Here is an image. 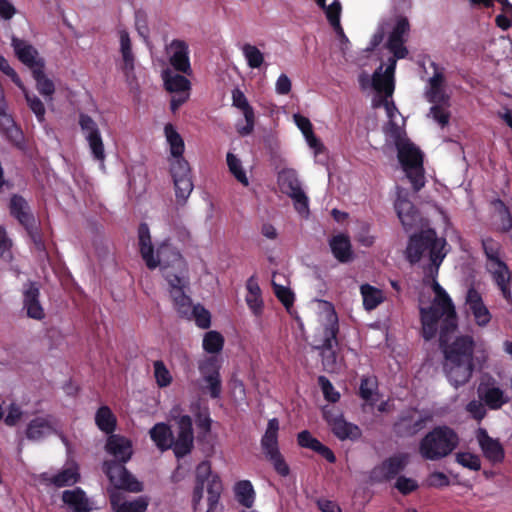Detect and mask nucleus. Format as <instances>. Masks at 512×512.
Masks as SVG:
<instances>
[{
    "mask_svg": "<svg viewBox=\"0 0 512 512\" xmlns=\"http://www.w3.org/2000/svg\"><path fill=\"white\" fill-rule=\"evenodd\" d=\"M458 322H443L439 331V349L443 354V371L449 383L458 388L468 383L476 364L479 367L487 361L488 352L482 345H477L470 335L454 334Z\"/></svg>",
    "mask_w": 512,
    "mask_h": 512,
    "instance_id": "nucleus-1",
    "label": "nucleus"
},
{
    "mask_svg": "<svg viewBox=\"0 0 512 512\" xmlns=\"http://www.w3.org/2000/svg\"><path fill=\"white\" fill-rule=\"evenodd\" d=\"M105 449L114 457V459L106 460L103 463V472L111 485L131 493L142 492L143 483L125 467L133 455L132 441L125 436L111 434L107 438Z\"/></svg>",
    "mask_w": 512,
    "mask_h": 512,
    "instance_id": "nucleus-2",
    "label": "nucleus"
},
{
    "mask_svg": "<svg viewBox=\"0 0 512 512\" xmlns=\"http://www.w3.org/2000/svg\"><path fill=\"white\" fill-rule=\"evenodd\" d=\"M139 252L146 266L153 270L158 266L162 271L168 269H186V261L168 240L163 241L154 252L148 224L140 223L138 227Z\"/></svg>",
    "mask_w": 512,
    "mask_h": 512,
    "instance_id": "nucleus-3",
    "label": "nucleus"
},
{
    "mask_svg": "<svg viewBox=\"0 0 512 512\" xmlns=\"http://www.w3.org/2000/svg\"><path fill=\"white\" fill-rule=\"evenodd\" d=\"M445 245L446 240L438 238L435 230H423L410 236L405 251L406 259L413 265L428 253L430 265L425 272V278H436L439 267L446 256V253L443 252Z\"/></svg>",
    "mask_w": 512,
    "mask_h": 512,
    "instance_id": "nucleus-4",
    "label": "nucleus"
},
{
    "mask_svg": "<svg viewBox=\"0 0 512 512\" xmlns=\"http://www.w3.org/2000/svg\"><path fill=\"white\" fill-rule=\"evenodd\" d=\"M178 436L175 439L170 426L166 423H156L149 431L151 440L161 451L173 449L176 458L180 459L189 454L193 448V423L189 415L177 419Z\"/></svg>",
    "mask_w": 512,
    "mask_h": 512,
    "instance_id": "nucleus-5",
    "label": "nucleus"
},
{
    "mask_svg": "<svg viewBox=\"0 0 512 512\" xmlns=\"http://www.w3.org/2000/svg\"><path fill=\"white\" fill-rule=\"evenodd\" d=\"M339 322H319L311 339V346L319 352L324 371L336 373L340 369L338 361Z\"/></svg>",
    "mask_w": 512,
    "mask_h": 512,
    "instance_id": "nucleus-6",
    "label": "nucleus"
},
{
    "mask_svg": "<svg viewBox=\"0 0 512 512\" xmlns=\"http://www.w3.org/2000/svg\"><path fill=\"white\" fill-rule=\"evenodd\" d=\"M459 440L458 434L451 427L436 426L419 442V453L425 460H441L457 448Z\"/></svg>",
    "mask_w": 512,
    "mask_h": 512,
    "instance_id": "nucleus-7",
    "label": "nucleus"
},
{
    "mask_svg": "<svg viewBox=\"0 0 512 512\" xmlns=\"http://www.w3.org/2000/svg\"><path fill=\"white\" fill-rule=\"evenodd\" d=\"M207 487L208 509L207 512H214L223 491L221 478L212 472L211 463L207 460L200 462L195 470V486L192 495L194 508L200 504L204 495V488Z\"/></svg>",
    "mask_w": 512,
    "mask_h": 512,
    "instance_id": "nucleus-8",
    "label": "nucleus"
},
{
    "mask_svg": "<svg viewBox=\"0 0 512 512\" xmlns=\"http://www.w3.org/2000/svg\"><path fill=\"white\" fill-rule=\"evenodd\" d=\"M482 249L487 258V271L492 275L493 281L502 293V296L509 300L511 292V273L507 264L501 260V245L493 238H485L481 241Z\"/></svg>",
    "mask_w": 512,
    "mask_h": 512,
    "instance_id": "nucleus-9",
    "label": "nucleus"
},
{
    "mask_svg": "<svg viewBox=\"0 0 512 512\" xmlns=\"http://www.w3.org/2000/svg\"><path fill=\"white\" fill-rule=\"evenodd\" d=\"M398 160L415 192L425 185L423 154L410 140L397 148Z\"/></svg>",
    "mask_w": 512,
    "mask_h": 512,
    "instance_id": "nucleus-10",
    "label": "nucleus"
},
{
    "mask_svg": "<svg viewBox=\"0 0 512 512\" xmlns=\"http://www.w3.org/2000/svg\"><path fill=\"white\" fill-rule=\"evenodd\" d=\"M435 297L431 305L425 309L421 308V320H457V314L454 303L445 289L437 282L436 278H432L431 285Z\"/></svg>",
    "mask_w": 512,
    "mask_h": 512,
    "instance_id": "nucleus-11",
    "label": "nucleus"
},
{
    "mask_svg": "<svg viewBox=\"0 0 512 512\" xmlns=\"http://www.w3.org/2000/svg\"><path fill=\"white\" fill-rule=\"evenodd\" d=\"M431 420L430 413H422L416 408H407L400 412L392 429L399 438H411L422 431Z\"/></svg>",
    "mask_w": 512,
    "mask_h": 512,
    "instance_id": "nucleus-12",
    "label": "nucleus"
},
{
    "mask_svg": "<svg viewBox=\"0 0 512 512\" xmlns=\"http://www.w3.org/2000/svg\"><path fill=\"white\" fill-rule=\"evenodd\" d=\"M78 124L88 143L93 159L100 162L101 166L104 167L106 153L98 124L90 115L85 113L79 114Z\"/></svg>",
    "mask_w": 512,
    "mask_h": 512,
    "instance_id": "nucleus-13",
    "label": "nucleus"
},
{
    "mask_svg": "<svg viewBox=\"0 0 512 512\" xmlns=\"http://www.w3.org/2000/svg\"><path fill=\"white\" fill-rule=\"evenodd\" d=\"M323 419L328 424L333 435L341 441H356L362 436L359 426L346 421L343 414L336 408L323 409Z\"/></svg>",
    "mask_w": 512,
    "mask_h": 512,
    "instance_id": "nucleus-14",
    "label": "nucleus"
},
{
    "mask_svg": "<svg viewBox=\"0 0 512 512\" xmlns=\"http://www.w3.org/2000/svg\"><path fill=\"white\" fill-rule=\"evenodd\" d=\"M278 183L281 191L293 200L296 211L300 214H308L309 200L301 188L295 171L285 170L279 173Z\"/></svg>",
    "mask_w": 512,
    "mask_h": 512,
    "instance_id": "nucleus-15",
    "label": "nucleus"
},
{
    "mask_svg": "<svg viewBox=\"0 0 512 512\" xmlns=\"http://www.w3.org/2000/svg\"><path fill=\"white\" fill-rule=\"evenodd\" d=\"M170 173L173 178L176 201L179 205H184L194 188L188 161H171Z\"/></svg>",
    "mask_w": 512,
    "mask_h": 512,
    "instance_id": "nucleus-16",
    "label": "nucleus"
},
{
    "mask_svg": "<svg viewBox=\"0 0 512 512\" xmlns=\"http://www.w3.org/2000/svg\"><path fill=\"white\" fill-rule=\"evenodd\" d=\"M409 463V454L400 452L394 454L379 465L375 466L371 471V479L374 482L382 483L394 479L402 472Z\"/></svg>",
    "mask_w": 512,
    "mask_h": 512,
    "instance_id": "nucleus-17",
    "label": "nucleus"
},
{
    "mask_svg": "<svg viewBox=\"0 0 512 512\" xmlns=\"http://www.w3.org/2000/svg\"><path fill=\"white\" fill-rule=\"evenodd\" d=\"M477 395L490 410H499L509 402V397L500 387L496 386V381L493 378L486 382H480Z\"/></svg>",
    "mask_w": 512,
    "mask_h": 512,
    "instance_id": "nucleus-18",
    "label": "nucleus"
},
{
    "mask_svg": "<svg viewBox=\"0 0 512 512\" xmlns=\"http://www.w3.org/2000/svg\"><path fill=\"white\" fill-rule=\"evenodd\" d=\"M80 478L81 476L77 465L65 467L55 474L43 472L38 476L40 484L55 488L73 486L80 481Z\"/></svg>",
    "mask_w": 512,
    "mask_h": 512,
    "instance_id": "nucleus-19",
    "label": "nucleus"
},
{
    "mask_svg": "<svg viewBox=\"0 0 512 512\" xmlns=\"http://www.w3.org/2000/svg\"><path fill=\"white\" fill-rule=\"evenodd\" d=\"M10 215L24 228L38 222L28 201L21 195L13 194L8 203Z\"/></svg>",
    "mask_w": 512,
    "mask_h": 512,
    "instance_id": "nucleus-20",
    "label": "nucleus"
},
{
    "mask_svg": "<svg viewBox=\"0 0 512 512\" xmlns=\"http://www.w3.org/2000/svg\"><path fill=\"white\" fill-rule=\"evenodd\" d=\"M40 287L37 282L29 281L24 285L23 290V307L29 318L34 320H42L44 318V310L39 301Z\"/></svg>",
    "mask_w": 512,
    "mask_h": 512,
    "instance_id": "nucleus-21",
    "label": "nucleus"
},
{
    "mask_svg": "<svg viewBox=\"0 0 512 512\" xmlns=\"http://www.w3.org/2000/svg\"><path fill=\"white\" fill-rule=\"evenodd\" d=\"M478 444L483 452V455L492 463H500L504 460V448L498 439L489 436L484 428H479L476 432Z\"/></svg>",
    "mask_w": 512,
    "mask_h": 512,
    "instance_id": "nucleus-22",
    "label": "nucleus"
},
{
    "mask_svg": "<svg viewBox=\"0 0 512 512\" xmlns=\"http://www.w3.org/2000/svg\"><path fill=\"white\" fill-rule=\"evenodd\" d=\"M12 47L17 58L28 67L30 71L38 68L40 64L45 63V60L39 57L37 49L25 40L13 36Z\"/></svg>",
    "mask_w": 512,
    "mask_h": 512,
    "instance_id": "nucleus-23",
    "label": "nucleus"
},
{
    "mask_svg": "<svg viewBox=\"0 0 512 512\" xmlns=\"http://www.w3.org/2000/svg\"><path fill=\"white\" fill-rule=\"evenodd\" d=\"M232 104L234 107L242 111L246 122L245 126L237 127V132L241 136H247L251 134L255 125L254 109L249 104L245 94L239 88H235L232 91Z\"/></svg>",
    "mask_w": 512,
    "mask_h": 512,
    "instance_id": "nucleus-24",
    "label": "nucleus"
},
{
    "mask_svg": "<svg viewBox=\"0 0 512 512\" xmlns=\"http://www.w3.org/2000/svg\"><path fill=\"white\" fill-rule=\"evenodd\" d=\"M56 421L51 415L32 419L26 428V437L29 440L39 441L52 434H57Z\"/></svg>",
    "mask_w": 512,
    "mask_h": 512,
    "instance_id": "nucleus-25",
    "label": "nucleus"
},
{
    "mask_svg": "<svg viewBox=\"0 0 512 512\" xmlns=\"http://www.w3.org/2000/svg\"><path fill=\"white\" fill-rule=\"evenodd\" d=\"M120 37V52L122 56V66L126 81L132 83L135 79V56L132 52V43L129 33L125 30L119 32Z\"/></svg>",
    "mask_w": 512,
    "mask_h": 512,
    "instance_id": "nucleus-26",
    "label": "nucleus"
},
{
    "mask_svg": "<svg viewBox=\"0 0 512 512\" xmlns=\"http://www.w3.org/2000/svg\"><path fill=\"white\" fill-rule=\"evenodd\" d=\"M170 48L172 50V55L170 56L172 67L183 74L191 75L192 69L187 43L183 40L174 39L170 44Z\"/></svg>",
    "mask_w": 512,
    "mask_h": 512,
    "instance_id": "nucleus-27",
    "label": "nucleus"
},
{
    "mask_svg": "<svg viewBox=\"0 0 512 512\" xmlns=\"http://www.w3.org/2000/svg\"><path fill=\"white\" fill-rule=\"evenodd\" d=\"M2 135L7 141L19 151L26 150V140L21 128L16 125L10 115L6 114L2 108Z\"/></svg>",
    "mask_w": 512,
    "mask_h": 512,
    "instance_id": "nucleus-28",
    "label": "nucleus"
},
{
    "mask_svg": "<svg viewBox=\"0 0 512 512\" xmlns=\"http://www.w3.org/2000/svg\"><path fill=\"white\" fill-rule=\"evenodd\" d=\"M61 499L70 512H91L92 510L89 498L80 487L64 490Z\"/></svg>",
    "mask_w": 512,
    "mask_h": 512,
    "instance_id": "nucleus-29",
    "label": "nucleus"
},
{
    "mask_svg": "<svg viewBox=\"0 0 512 512\" xmlns=\"http://www.w3.org/2000/svg\"><path fill=\"white\" fill-rule=\"evenodd\" d=\"M397 216L405 230L413 228L419 221V213L414 204L407 198L398 195L394 203Z\"/></svg>",
    "mask_w": 512,
    "mask_h": 512,
    "instance_id": "nucleus-30",
    "label": "nucleus"
},
{
    "mask_svg": "<svg viewBox=\"0 0 512 512\" xmlns=\"http://www.w3.org/2000/svg\"><path fill=\"white\" fill-rule=\"evenodd\" d=\"M279 420L272 418L268 421L267 428L263 434L260 445L265 456L279 452L278 443Z\"/></svg>",
    "mask_w": 512,
    "mask_h": 512,
    "instance_id": "nucleus-31",
    "label": "nucleus"
},
{
    "mask_svg": "<svg viewBox=\"0 0 512 512\" xmlns=\"http://www.w3.org/2000/svg\"><path fill=\"white\" fill-rule=\"evenodd\" d=\"M329 246L333 256L341 263L352 260L353 252L350 239L347 235L338 234L329 240Z\"/></svg>",
    "mask_w": 512,
    "mask_h": 512,
    "instance_id": "nucleus-32",
    "label": "nucleus"
},
{
    "mask_svg": "<svg viewBox=\"0 0 512 512\" xmlns=\"http://www.w3.org/2000/svg\"><path fill=\"white\" fill-rule=\"evenodd\" d=\"M465 304L476 319L487 318L490 320V312L483 302L481 294L471 286L466 293Z\"/></svg>",
    "mask_w": 512,
    "mask_h": 512,
    "instance_id": "nucleus-33",
    "label": "nucleus"
},
{
    "mask_svg": "<svg viewBox=\"0 0 512 512\" xmlns=\"http://www.w3.org/2000/svg\"><path fill=\"white\" fill-rule=\"evenodd\" d=\"M166 140L170 147V153L173 158L172 161L186 160L183 157L185 144L182 136L177 132L173 124L167 123L164 127Z\"/></svg>",
    "mask_w": 512,
    "mask_h": 512,
    "instance_id": "nucleus-34",
    "label": "nucleus"
},
{
    "mask_svg": "<svg viewBox=\"0 0 512 512\" xmlns=\"http://www.w3.org/2000/svg\"><path fill=\"white\" fill-rule=\"evenodd\" d=\"M32 77L36 82V89L45 98L51 99L55 92L54 82L45 74V63L31 71Z\"/></svg>",
    "mask_w": 512,
    "mask_h": 512,
    "instance_id": "nucleus-35",
    "label": "nucleus"
},
{
    "mask_svg": "<svg viewBox=\"0 0 512 512\" xmlns=\"http://www.w3.org/2000/svg\"><path fill=\"white\" fill-rule=\"evenodd\" d=\"M95 424L99 430L111 435L116 429L117 419L112 410L108 406L103 405L96 411Z\"/></svg>",
    "mask_w": 512,
    "mask_h": 512,
    "instance_id": "nucleus-36",
    "label": "nucleus"
},
{
    "mask_svg": "<svg viewBox=\"0 0 512 512\" xmlns=\"http://www.w3.org/2000/svg\"><path fill=\"white\" fill-rule=\"evenodd\" d=\"M235 498L239 504L251 508L255 500V491L249 480L238 481L234 486Z\"/></svg>",
    "mask_w": 512,
    "mask_h": 512,
    "instance_id": "nucleus-37",
    "label": "nucleus"
},
{
    "mask_svg": "<svg viewBox=\"0 0 512 512\" xmlns=\"http://www.w3.org/2000/svg\"><path fill=\"white\" fill-rule=\"evenodd\" d=\"M382 66H380L372 76V86L375 91L382 94L384 98H391L395 90L394 79L386 78L381 75Z\"/></svg>",
    "mask_w": 512,
    "mask_h": 512,
    "instance_id": "nucleus-38",
    "label": "nucleus"
},
{
    "mask_svg": "<svg viewBox=\"0 0 512 512\" xmlns=\"http://www.w3.org/2000/svg\"><path fill=\"white\" fill-rule=\"evenodd\" d=\"M164 278L169 284L170 290L184 291L189 286V280L186 276L187 268L182 269H168L162 271Z\"/></svg>",
    "mask_w": 512,
    "mask_h": 512,
    "instance_id": "nucleus-39",
    "label": "nucleus"
},
{
    "mask_svg": "<svg viewBox=\"0 0 512 512\" xmlns=\"http://www.w3.org/2000/svg\"><path fill=\"white\" fill-rule=\"evenodd\" d=\"M445 81L444 75L441 72H435L429 80L430 89L426 93L427 100L430 103L444 102L446 96L443 91V83Z\"/></svg>",
    "mask_w": 512,
    "mask_h": 512,
    "instance_id": "nucleus-40",
    "label": "nucleus"
},
{
    "mask_svg": "<svg viewBox=\"0 0 512 512\" xmlns=\"http://www.w3.org/2000/svg\"><path fill=\"white\" fill-rule=\"evenodd\" d=\"M169 292L173 301V306L178 312L179 316L181 318L187 317V320H191L189 318V313L192 306V300L190 296L186 294L185 290H170Z\"/></svg>",
    "mask_w": 512,
    "mask_h": 512,
    "instance_id": "nucleus-41",
    "label": "nucleus"
},
{
    "mask_svg": "<svg viewBox=\"0 0 512 512\" xmlns=\"http://www.w3.org/2000/svg\"><path fill=\"white\" fill-rule=\"evenodd\" d=\"M163 80L165 88L169 92H185L190 89V81L184 75L164 71Z\"/></svg>",
    "mask_w": 512,
    "mask_h": 512,
    "instance_id": "nucleus-42",
    "label": "nucleus"
},
{
    "mask_svg": "<svg viewBox=\"0 0 512 512\" xmlns=\"http://www.w3.org/2000/svg\"><path fill=\"white\" fill-rule=\"evenodd\" d=\"M361 295L363 297V305L365 309H375L383 301V293L369 284H363L360 287Z\"/></svg>",
    "mask_w": 512,
    "mask_h": 512,
    "instance_id": "nucleus-43",
    "label": "nucleus"
},
{
    "mask_svg": "<svg viewBox=\"0 0 512 512\" xmlns=\"http://www.w3.org/2000/svg\"><path fill=\"white\" fill-rule=\"evenodd\" d=\"M226 162L228 170L234 178L243 186L247 187L249 185V179L242 166L241 160L235 154L228 152L226 155Z\"/></svg>",
    "mask_w": 512,
    "mask_h": 512,
    "instance_id": "nucleus-44",
    "label": "nucleus"
},
{
    "mask_svg": "<svg viewBox=\"0 0 512 512\" xmlns=\"http://www.w3.org/2000/svg\"><path fill=\"white\" fill-rule=\"evenodd\" d=\"M221 361L217 356H209L198 362V370L201 378L209 376H221Z\"/></svg>",
    "mask_w": 512,
    "mask_h": 512,
    "instance_id": "nucleus-45",
    "label": "nucleus"
},
{
    "mask_svg": "<svg viewBox=\"0 0 512 512\" xmlns=\"http://www.w3.org/2000/svg\"><path fill=\"white\" fill-rule=\"evenodd\" d=\"M202 346L210 354L219 353L224 346V337L217 331H209L204 335Z\"/></svg>",
    "mask_w": 512,
    "mask_h": 512,
    "instance_id": "nucleus-46",
    "label": "nucleus"
},
{
    "mask_svg": "<svg viewBox=\"0 0 512 512\" xmlns=\"http://www.w3.org/2000/svg\"><path fill=\"white\" fill-rule=\"evenodd\" d=\"M242 52L250 68L257 69L261 67L264 62V55L256 46L246 43L242 47Z\"/></svg>",
    "mask_w": 512,
    "mask_h": 512,
    "instance_id": "nucleus-47",
    "label": "nucleus"
},
{
    "mask_svg": "<svg viewBox=\"0 0 512 512\" xmlns=\"http://www.w3.org/2000/svg\"><path fill=\"white\" fill-rule=\"evenodd\" d=\"M154 377L160 388L168 387L172 383V375L162 360L153 363Z\"/></svg>",
    "mask_w": 512,
    "mask_h": 512,
    "instance_id": "nucleus-48",
    "label": "nucleus"
},
{
    "mask_svg": "<svg viewBox=\"0 0 512 512\" xmlns=\"http://www.w3.org/2000/svg\"><path fill=\"white\" fill-rule=\"evenodd\" d=\"M148 505V497L140 496L133 501H124L117 507L116 512H146Z\"/></svg>",
    "mask_w": 512,
    "mask_h": 512,
    "instance_id": "nucleus-49",
    "label": "nucleus"
},
{
    "mask_svg": "<svg viewBox=\"0 0 512 512\" xmlns=\"http://www.w3.org/2000/svg\"><path fill=\"white\" fill-rule=\"evenodd\" d=\"M12 241L7 237L4 229L2 228V262L9 263V269L15 274L19 273V267L14 264V255L12 252Z\"/></svg>",
    "mask_w": 512,
    "mask_h": 512,
    "instance_id": "nucleus-50",
    "label": "nucleus"
},
{
    "mask_svg": "<svg viewBox=\"0 0 512 512\" xmlns=\"http://www.w3.org/2000/svg\"><path fill=\"white\" fill-rule=\"evenodd\" d=\"M24 97L26 99L28 107L35 114L37 120L42 123L45 120V106L43 102L34 94L29 91H25Z\"/></svg>",
    "mask_w": 512,
    "mask_h": 512,
    "instance_id": "nucleus-51",
    "label": "nucleus"
},
{
    "mask_svg": "<svg viewBox=\"0 0 512 512\" xmlns=\"http://www.w3.org/2000/svg\"><path fill=\"white\" fill-rule=\"evenodd\" d=\"M456 462L461 466L473 471L481 469L480 457L470 452H459L456 454Z\"/></svg>",
    "mask_w": 512,
    "mask_h": 512,
    "instance_id": "nucleus-52",
    "label": "nucleus"
},
{
    "mask_svg": "<svg viewBox=\"0 0 512 512\" xmlns=\"http://www.w3.org/2000/svg\"><path fill=\"white\" fill-rule=\"evenodd\" d=\"M25 231L28 234L31 241L33 242L36 250L44 253L45 256H48L39 222L31 225V227L26 228Z\"/></svg>",
    "mask_w": 512,
    "mask_h": 512,
    "instance_id": "nucleus-53",
    "label": "nucleus"
},
{
    "mask_svg": "<svg viewBox=\"0 0 512 512\" xmlns=\"http://www.w3.org/2000/svg\"><path fill=\"white\" fill-rule=\"evenodd\" d=\"M317 381L325 400L331 403H336L339 401L340 393L335 390L333 384L327 377L319 376Z\"/></svg>",
    "mask_w": 512,
    "mask_h": 512,
    "instance_id": "nucleus-54",
    "label": "nucleus"
},
{
    "mask_svg": "<svg viewBox=\"0 0 512 512\" xmlns=\"http://www.w3.org/2000/svg\"><path fill=\"white\" fill-rule=\"evenodd\" d=\"M266 459L272 464L274 470L281 477H287L290 474V467L285 461L281 452H274L268 456H265Z\"/></svg>",
    "mask_w": 512,
    "mask_h": 512,
    "instance_id": "nucleus-55",
    "label": "nucleus"
},
{
    "mask_svg": "<svg viewBox=\"0 0 512 512\" xmlns=\"http://www.w3.org/2000/svg\"><path fill=\"white\" fill-rule=\"evenodd\" d=\"M206 384L203 388L212 399H218L222 393V379L221 376H209L201 378Z\"/></svg>",
    "mask_w": 512,
    "mask_h": 512,
    "instance_id": "nucleus-56",
    "label": "nucleus"
},
{
    "mask_svg": "<svg viewBox=\"0 0 512 512\" xmlns=\"http://www.w3.org/2000/svg\"><path fill=\"white\" fill-rule=\"evenodd\" d=\"M485 407L486 405L480 399H473L467 403L466 411L472 416L473 419L480 422L487 415Z\"/></svg>",
    "mask_w": 512,
    "mask_h": 512,
    "instance_id": "nucleus-57",
    "label": "nucleus"
},
{
    "mask_svg": "<svg viewBox=\"0 0 512 512\" xmlns=\"http://www.w3.org/2000/svg\"><path fill=\"white\" fill-rule=\"evenodd\" d=\"M273 289L278 300L285 306L287 310H289L294 302L293 292L289 288L275 284L274 282Z\"/></svg>",
    "mask_w": 512,
    "mask_h": 512,
    "instance_id": "nucleus-58",
    "label": "nucleus"
},
{
    "mask_svg": "<svg viewBox=\"0 0 512 512\" xmlns=\"http://www.w3.org/2000/svg\"><path fill=\"white\" fill-rule=\"evenodd\" d=\"M419 485L416 480L405 476H399L395 483V488L402 495H409L418 489Z\"/></svg>",
    "mask_w": 512,
    "mask_h": 512,
    "instance_id": "nucleus-59",
    "label": "nucleus"
},
{
    "mask_svg": "<svg viewBox=\"0 0 512 512\" xmlns=\"http://www.w3.org/2000/svg\"><path fill=\"white\" fill-rule=\"evenodd\" d=\"M410 24L406 17L400 16L397 18L396 24L389 35L390 39H404V36L409 32Z\"/></svg>",
    "mask_w": 512,
    "mask_h": 512,
    "instance_id": "nucleus-60",
    "label": "nucleus"
},
{
    "mask_svg": "<svg viewBox=\"0 0 512 512\" xmlns=\"http://www.w3.org/2000/svg\"><path fill=\"white\" fill-rule=\"evenodd\" d=\"M405 39H393L388 38L387 48L393 53V57L395 59H403L408 55V50L404 46Z\"/></svg>",
    "mask_w": 512,
    "mask_h": 512,
    "instance_id": "nucleus-61",
    "label": "nucleus"
},
{
    "mask_svg": "<svg viewBox=\"0 0 512 512\" xmlns=\"http://www.w3.org/2000/svg\"><path fill=\"white\" fill-rule=\"evenodd\" d=\"M319 440L311 434L308 430H303L297 434V444L301 448H307L314 451L319 444Z\"/></svg>",
    "mask_w": 512,
    "mask_h": 512,
    "instance_id": "nucleus-62",
    "label": "nucleus"
},
{
    "mask_svg": "<svg viewBox=\"0 0 512 512\" xmlns=\"http://www.w3.org/2000/svg\"><path fill=\"white\" fill-rule=\"evenodd\" d=\"M433 104L434 105L430 108L429 114L441 127H445L449 123L450 112L446 111L440 105H437V103Z\"/></svg>",
    "mask_w": 512,
    "mask_h": 512,
    "instance_id": "nucleus-63",
    "label": "nucleus"
},
{
    "mask_svg": "<svg viewBox=\"0 0 512 512\" xmlns=\"http://www.w3.org/2000/svg\"><path fill=\"white\" fill-rule=\"evenodd\" d=\"M389 136L393 139L396 149L409 141L405 132L392 120L389 122Z\"/></svg>",
    "mask_w": 512,
    "mask_h": 512,
    "instance_id": "nucleus-64",
    "label": "nucleus"
}]
</instances>
